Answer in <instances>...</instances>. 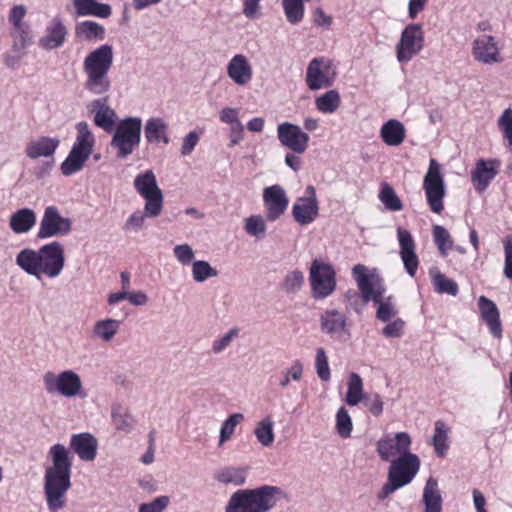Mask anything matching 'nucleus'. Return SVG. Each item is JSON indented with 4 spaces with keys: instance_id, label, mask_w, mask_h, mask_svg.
<instances>
[{
    "instance_id": "obj_1",
    "label": "nucleus",
    "mask_w": 512,
    "mask_h": 512,
    "mask_svg": "<svg viewBox=\"0 0 512 512\" xmlns=\"http://www.w3.org/2000/svg\"><path fill=\"white\" fill-rule=\"evenodd\" d=\"M48 456L51 465L45 469L44 494L48 508L58 511L65 507L66 494L71 487L72 459L62 444L51 446Z\"/></svg>"
},
{
    "instance_id": "obj_2",
    "label": "nucleus",
    "mask_w": 512,
    "mask_h": 512,
    "mask_svg": "<svg viewBox=\"0 0 512 512\" xmlns=\"http://www.w3.org/2000/svg\"><path fill=\"white\" fill-rule=\"evenodd\" d=\"M65 261L64 246L58 241L47 243L38 249H22L15 259L21 270L39 281L59 277L64 270Z\"/></svg>"
},
{
    "instance_id": "obj_3",
    "label": "nucleus",
    "mask_w": 512,
    "mask_h": 512,
    "mask_svg": "<svg viewBox=\"0 0 512 512\" xmlns=\"http://www.w3.org/2000/svg\"><path fill=\"white\" fill-rule=\"evenodd\" d=\"M113 63L114 49L110 44H102L85 56L82 63L85 75L84 87L90 94L101 96L110 91L109 72Z\"/></svg>"
},
{
    "instance_id": "obj_4",
    "label": "nucleus",
    "mask_w": 512,
    "mask_h": 512,
    "mask_svg": "<svg viewBox=\"0 0 512 512\" xmlns=\"http://www.w3.org/2000/svg\"><path fill=\"white\" fill-rule=\"evenodd\" d=\"M278 492L279 488L269 485L238 490L230 496L225 512H268L275 506Z\"/></svg>"
},
{
    "instance_id": "obj_5",
    "label": "nucleus",
    "mask_w": 512,
    "mask_h": 512,
    "mask_svg": "<svg viewBox=\"0 0 512 512\" xmlns=\"http://www.w3.org/2000/svg\"><path fill=\"white\" fill-rule=\"evenodd\" d=\"M75 128V140L67 157L60 165L64 176H72L80 172L91 157L96 144L95 135L87 122L80 121Z\"/></svg>"
},
{
    "instance_id": "obj_6",
    "label": "nucleus",
    "mask_w": 512,
    "mask_h": 512,
    "mask_svg": "<svg viewBox=\"0 0 512 512\" xmlns=\"http://www.w3.org/2000/svg\"><path fill=\"white\" fill-rule=\"evenodd\" d=\"M42 381L49 395H58L67 399L86 397L81 377L74 370L66 369L59 373L48 371L43 374Z\"/></svg>"
},
{
    "instance_id": "obj_7",
    "label": "nucleus",
    "mask_w": 512,
    "mask_h": 512,
    "mask_svg": "<svg viewBox=\"0 0 512 512\" xmlns=\"http://www.w3.org/2000/svg\"><path fill=\"white\" fill-rule=\"evenodd\" d=\"M142 120L138 117L122 119L115 127L110 146L116 156L124 159L131 155L141 141Z\"/></svg>"
},
{
    "instance_id": "obj_8",
    "label": "nucleus",
    "mask_w": 512,
    "mask_h": 512,
    "mask_svg": "<svg viewBox=\"0 0 512 512\" xmlns=\"http://www.w3.org/2000/svg\"><path fill=\"white\" fill-rule=\"evenodd\" d=\"M308 280L311 296L315 300H324L330 297L337 288L334 266L320 258H315L311 262Z\"/></svg>"
},
{
    "instance_id": "obj_9",
    "label": "nucleus",
    "mask_w": 512,
    "mask_h": 512,
    "mask_svg": "<svg viewBox=\"0 0 512 512\" xmlns=\"http://www.w3.org/2000/svg\"><path fill=\"white\" fill-rule=\"evenodd\" d=\"M134 189L145 200V210L149 218L158 217L163 210L164 196L152 170H145L134 178Z\"/></svg>"
},
{
    "instance_id": "obj_10",
    "label": "nucleus",
    "mask_w": 512,
    "mask_h": 512,
    "mask_svg": "<svg viewBox=\"0 0 512 512\" xmlns=\"http://www.w3.org/2000/svg\"><path fill=\"white\" fill-rule=\"evenodd\" d=\"M337 77L334 61L327 57H315L306 68L305 83L309 90L316 91L331 87Z\"/></svg>"
},
{
    "instance_id": "obj_11",
    "label": "nucleus",
    "mask_w": 512,
    "mask_h": 512,
    "mask_svg": "<svg viewBox=\"0 0 512 512\" xmlns=\"http://www.w3.org/2000/svg\"><path fill=\"white\" fill-rule=\"evenodd\" d=\"M423 190L430 210L440 214L444 210L446 188L441 167L435 159H430L428 171L423 179Z\"/></svg>"
},
{
    "instance_id": "obj_12",
    "label": "nucleus",
    "mask_w": 512,
    "mask_h": 512,
    "mask_svg": "<svg viewBox=\"0 0 512 512\" xmlns=\"http://www.w3.org/2000/svg\"><path fill=\"white\" fill-rule=\"evenodd\" d=\"M320 330L324 335L339 342H346L351 338V322L343 311L336 308H327L319 316Z\"/></svg>"
},
{
    "instance_id": "obj_13",
    "label": "nucleus",
    "mask_w": 512,
    "mask_h": 512,
    "mask_svg": "<svg viewBox=\"0 0 512 512\" xmlns=\"http://www.w3.org/2000/svg\"><path fill=\"white\" fill-rule=\"evenodd\" d=\"M72 231V220L64 217L60 210L53 205L44 209L37 233L38 239L63 237Z\"/></svg>"
},
{
    "instance_id": "obj_14",
    "label": "nucleus",
    "mask_w": 512,
    "mask_h": 512,
    "mask_svg": "<svg viewBox=\"0 0 512 512\" xmlns=\"http://www.w3.org/2000/svg\"><path fill=\"white\" fill-rule=\"evenodd\" d=\"M352 276L357 283L364 304L370 301H380L385 288L378 275L371 273L365 265L357 264L352 268Z\"/></svg>"
},
{
    "instance_id": "obj_15",
    "label": "nucleus",
    "mask_w": 512,
    "mask_h": 512,
    "mask_svg": "<svg viewBox=\"0 0 512 512\" xmlns=\"http://www.w3.org/2000/svg\"><path fill=\"white\" fill-rule=\"evenodd\" d=\"M424 46V35L420 24L407 25L396 44V57L400 63L409 62Z\"/></svg>"
},
{
    "instance_id": "obj_16",
    "label": "nucleus",
    "mask_w": 512,
    "mask_h": 512,
    "mask_svg": "<svg viewBox=\"0 0 512 512\" xmlns=\"http://www.w3.org/2000/svg\"><path fill=\"white\" fill-rule=\"evenodd\" d=\"M291 213L294 220L301 226H307L317 219L319 203L314 186H307L304 194L296 198Z\"/></svg>"
},
{
    "instance_id": "obj_17",
    "label": "nucleus",
    "mask_w": 512,
    "mask_h": 512,
    "mask_svg": "<svg viewBox=\"0 0 512 512\" xmlns=\"http://www.w3.org/2000/svg\"><path fill=\"white\" fill-rule=\"evenodd\" d=\"M420 465V459L416 454L402 455V457L391 461L388 469V479L404 487L413 481L420 470Z\"/></svg>"
},
{
    "instance_id": "obj_18",
    "label": "nucleus",
    "mask_w": 512,
    "mask_h": 512,
    "mask_svg": "<svg viewBox=\"0 0 512 512\" xmlns=\"http://www.w3.org/2000/svg\"><path fill=\"white\" fill-rule=\"evenodd\" d=\"M412 440L408 433L399 432L394 436L387 435L376 443V451L384 461H392L402 455L411 453Z\"/></svg>"
},
{
    "instance_id": "obj_19",
    "label": "nucleus",
    "mask_w": 512,
    "mask_h": 512,
    "mask_svg": "<svg viewBox=\"0 0 512 512\" xmlns=\"http://www.w3.org/2000/svg\"><path fill=\"white\" fill-rule=\"evenodd\" d=\"M262 198L268 221L280 219L288 209L289 197L286 190L279 184L265 187Z\"/></svg>"
},
{
    "instance_id": "obj_20",
    "label": "nucleus",
    "mask_w": 512,
    "mask_h": 512,
    "mask_svg": "<svg viewBox=\"0 0 512 512\" xmlns=\"http://www.w3.org/2000/svg\"><path fill=\"white\" fill-rule=\"evenodd\" d=\"M277 138L280 144L290 151L303 154L309 144L310 137L300 126L283 122L277 126Z\"/></svg>"
},
{
    "instance_id": "obj_21",
    "label": "nucleus",
    "mask_w": 512,
    "mask_h": 512,
    "mask_svg": "<svg viewBox=\"0 0 512 512\" xmlns=\"http://www.w3.org/2000/svg\"><path fill=\"white\" fill-rule=\"evenodd\" d=\"M472 55L476 61L486 65L503 61L498 41L491 35H482L473 41Z\"/></svg>"
},
{
    "instance_id": "obj_22",
    "label": "nucleus",
    "mask_w": 512,
    "mask_h": 512,
    "mask_svg": "<svg viewBox=\"0 0 512 512\" xmlns=\"http://www.w3.org/2000/svg\"><path fill=\"white\" fill-rule=\"evenodd\" d=\"M9 35L12 39L11 49L4 55V63L7 67L14 68L24 58L34 39L30 29L10 30Z\"/></svg>"
},
{
    "instance_id": "obj_23",
    "label": "nucleus",
    "mask_w": 512,
    "mask_h": 512,
    "mask_svg": "<svg viewBox=\"0 0 512 512\" xmlns=\"http://www.w3.org/2000/svg\"><path fill=\"white\" fill-rule=\"evenodd\" d=\"M397 240L400 248V258L405 271L410 277H414L419 267V258L415 251V240L408 230L401 227L397 228Z\"/></svg>"
},
{
    "instance_id": "obj_24",
    "label": "nucleus",
    "mask_w": 512,
    "mask_h": 512,
    "mask_svg": "<svg viewBox=\"0 0 512 512\" xmlns=\"http://www.w3.org/2000/svg\"><path fill=\"white\" fill-rule=\"evenodd\" d=\"M88 110L93 114L94 124L106 132L114 129L117 114L108 104L107 98H99L91 101Z\"/></svg>"
},
{
    "instance_id": "obj_25",
    "label": "nucleus",
    "mask_w": 512,
    "mask_h": 512,
    "mask_svg": "<svg viewBox=\"0 0 512 512\" xmlns=\"http://www.w3.org/2000/svg\"><path fill=\"white\" fill-rule=\"evenodd\" d=\"M228 77L238 86H246L253 77V68L244 54H235L227 63Z\"/></svg>"
},
{
    "instance_id": "obj_26",
    "label": "nucleus",
    "mask_w": 512,
    "mask_h": 512,
    "mask_svg": "<svg viewBox=\"0 0 512 512\" xmlns=\"http://www.w3.org/2000/svg\"><path fill=\"white\" fill-rule=\"evenodd\" d=\"M67 29L59 18L52 19L45 28L44 35L38 40L40 48L51 51L64 45Z\"/></svg>"
},
{
    "instance_id": "obj_27",
    "label": "nucleus",
    "mask_w": 512,
    "mask_h": 512,
    "mask_svg": "<svg viewBox=\"0 0 512 512\" xmlns=\"http://www.w3.org/2000/svg\"><path fill=\"white\" fill-rule=\"evenodd\" d=\"M59 145L60 140L58 138L41 136L31 140L26 145L25 154L33 160L40 157L50 158L53 157Z\"/></svg>"
},
{
    "instance_id": "obj_28",
    "label": "nucleus",
    "mask_w": 512,
    "mask_h": 512,
    "mask_svg": "<svg viewBox=\"0 0 512 512\" xmlns=\"http://www.w3.org/2000/svg\"><path fill=\"white\" fill-rule=\"evenodd\" d=\"M479 310L482 319L487 324L493 337L500 339L502 337V326L500 322L499 310L496 304L485 296L478 299Z\"/></svg>"
},
{
    "instance_id": "obj_29",
    "label": "nucleus",
    "mask_w": 512,
    "mask_h": 512,
    "mask_svg": "<svg viewBox=\"0 0 512 512\" xmlns=\"http://www.w3.org/2000/svg\"><path fill=\"white\" fill-rule=\"evenodd\" d=\"M70 447L81 460L89 462L96 458L98 442L89 433L73 434Z\"/></svg>"
},
{
    "instance_id": "obj_30",
    "label": "nucleus",
    "mask_w": 512,
    "mask_h": 512,
    "mask_svg": "<svg viewBox=\"0 0 512 512\" xmlns=\"http://www.w3.org/2000/svg\"><path fill=\"white\" fill-rule=\"evenodd\" d=\"M499 162L497 160L480 159L476 163L475 170L471 174L472 182L479 192L484 191L497 175Z\"/></svg>"
},
{
    "instance_id": "obj_31",
    "label": "nucleus",
    "mask_w": 512,
    "mask_h": 512,
    "mask_svg": "<svg viewBox=\"0 0 512 512\" xmlns=\"http://www.w3.org/2000/svg\"><path fill=\"white\" fill-rule=\"evenodd\" d=\"M168 128V123L164 119L160 117L149 118L144 127L147 142L168 144L170 142Z\"/></svg>"
},
{
    "instance_id": "obj_32",
    "label": "nucleus",
    "mask_w": 512,
    "mask_h": 512,
    "mask_svg": "<svg viewBox=\"0 0 512 512\" xmlns=\"http://www.w3.org/2000/svg\"><path fill=\"white\" fill-rule=\"evenodd\" d=\"M380 137L386 145L396 147L404 142L406 129L399 120L390 119L380 128Z\"/></svg>"
},
{
    "instance_id": "obj_33",
    "label": "nucleus",
    "mask_w": 512,
    "mask_h": 512,
    "mask_svg": "<svg viewBox=\"0 0 512 512\" xmlns=\"http://www.w3.org/2000/svg\"><path fill=\"white\" fill-rule=\"evenodd\" d=\"M73 6L78 16L108 18L112 13L109 4L100 3L96 0H73Z\"/></svg>"
},
{
    "instance_id": "obj_34",
    "label": "nucleus",
    "mask_w": 512,
    "mask_h": 512,
    "mask_svg": "<svg viewBox=\"0 0 512 512\" xmlns=\"http://www.w3.org/2000/svg\"><path fill=\"white\" fill-rule=\"evenodd\" d=\"M422 502L424 504V512L442 511V495L438 481L433 477H429L425 483Z\"/></svg>"
},
{
    "instance_id": "obj_35",
    "label": "nucleus",
    "mask_w": 512,
    "mask_h": 512,
    "mask_svg": "<svg viewBox=\"0 0 512 512\" xmlns=\"http://www.w3.org/2000/svg\"><path fill=\"white\" fill-rule=\"evenodd\" d=\"M121 321L113 318H105L94 323L92 328V338L105 343L114 339L119 332Z\"/></svg>"
},
{
    "instance_id": "obj_36",
    "label": "nucleus",
    "mask_w": 512,
    "mask_h": 512,
    "mask_svg": "<svg viewBox=\"0 0 512 512\" xmlns=\"http://www.w3.org/2000/svg\"><path fill=\"white\" fill-rule=\"evenodd\" d=\"M247 471L246 467L225 466L215 472L214 479L225 485L241 486L246 482Z\"/></svg>"
},
{
    "instance_id": "obj_37",
    "label": "nucleus",
    "mask_w": 512,
    "mask_h": 512,
    "mask_svg": "<svg viewBox=\"0 0 512 512\" xmlns=\"http://www.w3.org/2000/svg\"><path fill=\"white\" fill-rule=\"evenodd\" d=\"M75 36L82 41H102L105 39L106 30L95 21L85 20L76 24Z\"/></svg>"
},
{
    "instance_id": "obj_38",
    "label": "nucleus",
    "mask_w": 512,
    "mask_h": 512,
    "mask_svg": "<svg viewBox=\"0 0 512 512\" xmlns=\"http://www.w3.org/2000/svg\"><path fill=\"white\" fill-rule=\"evenodd\" d=\"M36 223V213L29 208H22L10 217L9 226L17 234L29 232Z\"/></svg>"
},
{
    "instance_id": "obj_39",
    "label": "nucleus",
    "mask_w": 512,
    "mask_h": 512,
    "mask_svg": "<svg viewBox=\"0 0 512 512\" xmlns=\"http://www.w3.org/2000/svg\"><path fill=\"white\" fill-rule=\"evenodd\" d=\"M111 418L114 428L122 433L129 434L133 431L136 421L131 412L123 406H113Z\"/></svg>"
},
{
    "instance_id": "obj_40",
    "label": "nucleus",
    "mask_w": 512,
    "mask_h": 512,
    "mask_svg": "<svg viewBox=\"0 0 512 512\" xmlns=\"http://www.w3.org/2000/svg\"><path fill=\"white\" fill-rule=\"evenodd\" d=\"M340 103V94L334 89L328 90L315 98V107L323 114H332L336 112Z\"/></svg>"
},
{
    "instance_id": "obj_41",
    "label": "nucleus",
    "mask_w": 512,
    "mask_h": 512,
    "mask_svg": "<svg viewBox=\"0 0 512 512\" xmlns=\"http://www.w3.org/2000/svg\"><path fill=\"white\" fill-rule=\"evenodd\" d=\"M367 394L363 392V380L357 374L352 372L349 375L348 389L345 397V402L349 406H356L364 400Z\"/></svg>"
},
{
    "instance_id": "obj_42",
    "label": "nucleus",
    "mask_w": 512,
    "mask_h": 512,
    "mask_svg": "<svg viewBox=\"0 0 512 512\" xmlns=\"http://www.w3.org/2000/svg\"><path fill=\"white\" fill-rule=\"evenodd\" d=\"M254 435L257 441L264 447H269L274 443V422L270 416L263 418L256 424Z\"/></svg>"
},
{
    "instance_id": "obj_43",
    "label": "nucleus",
    "mask_w": 512,
    "mask_h": 512,
    "mask_svg": "<svg viewBox=\"0 0 512 512\" xmlns=\"http://www.w3.org/2000/svg\"><path fill=\"white\" fill-rule=\"evenodd\" d=\"M244 231L255 239H263L267 233L266 220L262 215H250L244 219Z\"/></svg>"
},
{
    "instance_id": "obj_44",
    "label": "nucleus",
    "mask_w": 512,
    "mask_h": 512,
    "mask_svg": "<svg viewBox=\"0 0 512 512\" xmlns=\"http://www.w3.org/2000/svg\"><path fill=\"white\" fill-rule=\"evenodd\" d=\"M432 443L435 449V453L439 457H444L449 448L448 444V429L444 422L437 421L435 423L434 435Z\"/></svg>"
},
{
    "instance_id": "obj_45",
    "label": "nucleus",
    "mask_w": 512,
    "mask_h": 512,
    "mask_svg": "<svg viewBox=\"0 0 512 512\" xmlns=\"http://www.w3.org/2000/svg\"><path fill=\"white\" fill-rule=\"evenodd\" d=\"M192 277L195 282L203 283L218 276V271L205 260H196L191 265Z\"/></svg>"
},
{
    "instance_id": "obj_46",
    "label": "nucleus",
    "mask_w": 512,
    "mask_h": 512,
    "mask_svg": "<svg viewBox=\"0 0 512 512\" xmlns=\"http://www.w3.org/2000/svg\"><path fill=\"white\" fill-rule=\"evenodd\" d=\"M285 16L289 23L298 24L304 17L303 0H282Z\"/></svg>"
},
{
    "instance_id": "obj_47",
    "label": "nucleus",
    "mask_w": 512,
    "mask_h": 512,
    "mask_svg": "<svg viewBox=\"0 0 512 512\" xmlns=\"http://www.w3.org/2000/svg\"><path fill=\"white\" fill-rule=\"evenodd\" d=\"M243 419L244 415L242 413H234L223 421L219 432V446H222L225 442L231 439L235 428L241 421H243Z\"/></svg>"
},
{
    "instance_id": "obj_48",
    "label": "nucleus",
    "mask_w": 512,
    "mask_h": 512,
    "mask_svg": "<svg viewBox=\"0 0 512 512\" xmlns=\"http://www.w3.org/2000/svg\"><path fill=\"white\" fill-rule=\"evenodd\" d=\"M433 238L437 248L442 256H447L453 247V240L444 227L435 225L433 227Z\"/></svg>"
},
{
    "instance_id": "obj_49",
    "label": "nucleus",
    "mask_w": 512,
    "mask_h": 512,
    "mask_svg": "<svg viewBox=\"0 0 512 512\" xmlns=\"http://www.w3.org/2000/svg\"><path fill=\"white\" fill-rule=\"evenodd\" d=\"M432 282L435 291L439 294L446 293L451 296H456L459 292L458 284L439 272L433 275Z\"/></svg>"
},
{
    "instance_id": "obj_50",
    "label": "nucleus",
    "mask_w": 512,
    "mask_h": 512,
    "mask_svg": "<svg viewBox=\"0 0 512 512\" xmlns=\"http://www.w3.org/2000/svg\"><path fill=\"white\" fill-rule=\"evenodd\" d=\"M353 429L352 419L345 407H340L336 413V431L343 439L349 438Z\"/></svg>"
},
{
    "instance_id": "obj_51",
    "label": "nucleus",
    "mask_w": 512,
    "mask_h": 512,
    "mask_svg": "<svg viewBox=\"0 0 512 512\" xmlns=\"http://www.w3.org/2000/svg\"><path fill=\"white\" fill-rule=\"evenodd\" d=\"M379 199L383 205L390 211H400L403 208L400 198L395 191L387 184L382 186L379 193Z\"/></svg>"
},
{
    "instance_id": "obj_52",
    "label": "nucleus",
    "mask_w": 512,
    "mask_h": 512,
    "mask_svg": "<svg viewBox=\"0 0 512 512\" xmlns=\"http://www.w3.org/2000/svg\"><path fill=\"white\" fill-rule=\"evenodd\" d=\"M304 273L300 270H293L287 273L282 283V289L286 293H296L304 285Z\"/></svg>"
},
{
    "instance_id": "obj_53",
    "label": "nucleus",
    "mask_w": 512,
    "mask_h": 512,
    "mask_svg": "<svg viewBox=\"0 0 512 512\" xmlns=\"http://www.w3.org/2000/svg\"><path fill=\"white\" fill-rule=\"evenodd\" d=\"M374 303L378 305L376 317L382 322L390 321V319L397 314V309L395 308L392 296L387 298H383V296H381L380 301Z\"/></svg>"
},
{
    "instance_id": "obj_54",
    "label": "nucleus",
    "mask_w": 512,
    "mask_h": 512,
    "mask_svg": "<svg viewBox=\"0 0 512 512\" xmlns=\"http://www.w3.org/2000/svg\"><path fill=\"white\" fill-rule=\"evenodd\" d=\"M497 125L502 132L503 139L508 142L512 151V109H505L497 120Z\"/></svg>"
},
{
    "instance_id": "obj_55",
    "label": "nucleus",
    "mask_w": 512,
    "mask_h": 512,
    "mask_svg": "<svg viewBox=\"0 0 512 512\" xmlns=\"http://www.w3.org/2000/svg\"><path fill=\"white\" fill-rule=\"evenodd\" d=\"M315 368L318 377L322 381H329L331 377L328 357L324 348H318L315 356Z\"/></svg>"
},
{
    "instance_id": "obj_56",
    "label": "nucleus",
    "mask_w": 512,
    "mask_h": 512,
    "mask_svg": "<svg viewBox=\"0 0 512 512\" xmlns=\"http://www.w3.org/2000/svg\"><path fill=\"white\" fill-rule=\"evenodd\" d=\"M26 13V8L23 5H15L11 8L8 16L12 26L11 30L30 29L29 25L24 22Z\"/></svg>"
},
{
    "instance_id": "obj_57",
    "label": "nucleus",
    "mask_w": 512,
    "mask_h": 512,
    "mask_svg": "<svg viewBox=\"0 0 512 512\" xmlns=\"http://www.w3.org/2000/svg\"><path fill=\"white\" fill-rule=\"evenodd\" d=\"M147 217H149V215L146 214L144 207L142 212L136 211L127 218L123 225V229L126 231L138 232L144 228L145 219Z\"/></svg>"
},
{
    "instance_id": "obj_58",
    "label": "nucleus",
    "mask_w": 512,
    "mask_h": 512,
    "mask_svg": "<svg viewBox=\"0 0 512 512\" xmlns=\"http://www.w3.org/2000/svg\"><path fill=\"white\" fill-rule=\"evenodd\" d=\"M173 255L176 260L183 266L192 265L194 262L195 253L192 247L188 244H179L173 248Z\"/></svg>"
},
{
    "instance_id": "obj_59",
    "label": "nucleus",
    "mask_w": 512,
    "mask_h": 512,
    "mask_svg": "<svg viewBox=\"0 0 512 512\" xmlns=\"http://www.w3.org/2000/svg\"><path fill=\"white\" fill-rule=\"evenodd\" d=\"M239 335V330L237 328L230 329L223 336L215 339L212 343V351L216 354L221 353L226 348H228L232 341L237 338Z\"/></svg>"
},
{
    "instance_id": "obj_60",
    "label": "nucleus",
    "mask_w": 512,
    "mask_h": 512,
    "mask_svg": "<svg viewBox=\"0 0 512 512\" xmlns=\"http://www.w3.org/2000/svg\"><path fill=\"white\" fill-rule=\"evenodd\" d=\"M168 504V496H158L151 502L141 504L138 512H163L168 507Z\"/></svg>"
},
{
    "instance_id": "obj_61",
    "label": "nucleus",
    "mask_w": 512,
    "mask_h": 512,
    "mask_svg": "<svg viewBox=\"0 0 512 512\" xmlns=\"http://www.w3.org/2000/svg\"><path fill=\"white\" fill-rule=\"evenodd\" d=\"M363 402L374 416H379L383 412L384 403L379 394H367Z\"/></svg>"
},
{
    "instance_id": "obj_62",
    "label": "nucleus",
    "mask_w": 512,
    "mask_h": 512,
    "mask_svg": "<svg viewBox=\"0 0 512 512\" xmlns=\"http://www.w3.org/2000/svg\"><path fill=\"white\" fill-rule=\"evenodd\" d=\"M404 321L400 318L389 322L382 330V333L385 337L388 338H397L402 336L404 331Z\"/></svg>"
},
{
    "instance_id": "obj_63",
    "label": "nucleus",
    "mask_w": 512,
    "mask_h": 512,
    "mask_svg": "<svg viewBox=\"0 0 512 512\" xmlns=\"http://www.w3.org/2000/svg\"><path fill=\"white\" fill-rule=\"evenodd\" d=\"M200 140V135L196 131H190L183 139L181 146V154L183 156L190 155Z\"/></svg>"
},
{
    "instance_id": "obj_64",
    "label": "nucleus",
    "mask_w": 512,
    "mask_h": 512,
    "mask_svg": "<svg viewBox=\"0 0 512 512\" xmlns=\"http://www.w3.org/2000/svg\"><path fill=\"white\" fill-rule=\"evenodd\" d=\"M505 263L504 275L508 279H512V237L504 245Z\"/></svg>"
}]
</instances>
